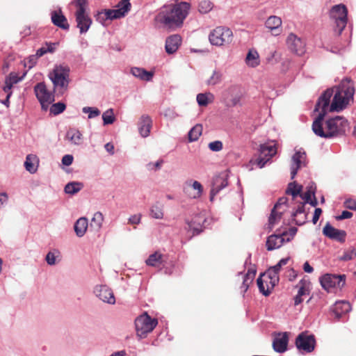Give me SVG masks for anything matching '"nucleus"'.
Wrapping results in <instances>:
<instances>
[{
	"label": "nucleus",
	"mask_w": 356,
	"mask_h": 356,
	"mask_svg": "<svg viewBox=\"0 0 356 356\" xmlns=\"http://www.w3.org/2000/svg\"><path fill=\"white\" fill-rule=\"evenodd\" d=\"M333 92V89L326 90L319 97L314 109L315 111H321L313 122L312 130L316 135L322 138H331L344 134L348 126V121L344 118L337 116L327 120L325 129L323 127L322 122L327 109L330 112L342 111L353 99L355 89L350 80H343L336 88L332 102L329 106Z\"/></svg>",
	"instance_id": "nucleus-1"
},
{
	"label": "nucleus",
	"mask_w": 356,
	"mask_h": 356,
	"mask_svg": "<svg viewBox=\"0 0 356 356\" xmlns=\"http://www.w3.org/2000/svg\"><path fill=\"white\" fill-rule=\"evenodd\" d=\"M190 9L191 4L185 1L164 6L155 19L157 22L168 28L180 27Z\"/></svg>",
	"instance_id": "nucleus-2"
},
{
	"label": "nucleus",
	"mask_w": 356,
	"mask_h": 356,
	"mask_svg": "<svg viewBox=\"0 0 356 356\" xmlns=\"http://www.w3.org/2000/svg\"><path fill=\"white\" fill-rule=\"evenodd\" d=\"M69 76L70 67L65 65H56L49 75L54 84V90H57L60 94H63L67 90Z\"/></svg>",
	"instance_id": "nucleus-3"
},
{
	"label": "nucleus",
	"mask_w": 356,
	"mask_h": 356,
	"mask_svg": "<svg viewBox=\"0 0 356 356\" xmlns=\"http://www.w3.org/2000/svg\"><path fill=\"white\" fill-rule=\"evenodd\" d=\"M76 10L74 13L76 26L79 29L80 33H86L90 29L92 21L86 13L87 0H75Z\"/></svg>",
	"instance_id": "nucleus-4"
},
{
	"label": "nucleus",
	"mask_w": 356,
	"mask_h": 356,
	"mask_svg": "<svg viewBox=\"0 0 356 356\" xmlns=\"http://www.w3.org/2000/svg\"><path fill=\"white\" fill-rule=\"evenodd\" d=\"M296 227H291L289 231L269 236L266 241V248L268 251L280 248L284 243L289 242L297 233Z\"/></svg>",
	"instance_id": "nucleus-5"
},
{
	"label": "nucleus",
	"mask_w": 356,
	"mask_h": 356,
	"mask_svg": "<svg viewBox=\"0 0 356 356\" xmlns=\"http://www.w3.org/2000/svg\"><path fill=\"white\" fill-rule=\"evenodd\" d=\"M348 10L344 4H338L332 7L330 17L336 25L335 31L340 35L347 24Z\"/></svg>",
	"instance_id": "nucleus-6"
},
{
	"label": "nucleus",
	"mask_w": 356,
	"mask_h": 356,
	"mask_svg": "<svg viewBox=\"0 0 356 356\" xmlns=\"http://www.w3.org/2000/svg\"><path fill=\"white\" fill-rule=\"evenodd\" d=\"M158 321L152 318L147 313L140 315L135 320L136 334L140 338H144L156 326Z\"/></svg>",
	"instance_id": "nucleus-7"
},
{
	"label": "nucleus",
	"mask_w": 356,
	"mask_h": 356,
	"mask_svg": "<svg viewBox=\"0 0 356 356\" xmlns=\"http://www.w3.org/2000/svg\"><path fill=\"white\" fill-rule=\"evenodd\" d=\"M233 39L232 31L227 27L218 26L209 34L210 42L216 46L229 44Z\"/></svg>",
	"instance_id": "nucleus-8"
},
{
	"label": "nucleus",
	"mask_w": 356,
	"mask_h": 356,
	"mask_svg": "<svg viewBox=\"0 0 356 356\" xmlns=\"http://www.w3.org/2000/svg\"><path fill=\"white\" fill-rule=\"evenodd\" d=\"M34 92L41 104L42 109L47 110L49 104L54 102V92L49 91L43 82L38 83L35 86Z\"/></svg>",
	"instance_id": "nucleus-9"
},
{
	"label": "nucleus",
	"mask_w": 356,
	"mask_h": 356,
	"mask_svg": "<svg viewBox=\"0 0 356 356\" xmlns=\"http://www.w3.org/2000/svg\"><path fill=\"white\" fill-rule=\"evenodd\" d=\"M296 346L302 352L311 353L316 346V339L313 334L302 332L296 339Z\"/></svg>",
	"instance_id": "nucleus-10"
},
{
	"label": "nucleus",
	"mask_w": 356,
	"mask_h": 356,
	"mask_svg": "<svg viewBox=\"0 0 356 356\" xmlns=\"http://www.w3.org/2000/svg\"><path fill=\"white\" fill-rule=\"evenodd\" d=\"M346 276L326 274L321 277L320 282L322 287L328 292L332 291L334 288H341L345 284Z\"/></svg>",
	"instance_id": "nucleus-11"
},
{
	"label": "nucleus",
	"mask_w": 356,
	"mask_h": 356,
	"mask_svg": "<svg viewBox=\"0 0 356 356\" xmlns=\"http://www.w3.org/2000/svg\"><path fill=\"white\" fill-rule=\"evenodd\" d=\"M259 156L256 159L255 163L260 168H263L265 164L270 160L277 153L275 144L265 143L260 145Z\"/></svg>",
	"instance_id": "nucleus-12"
},
{
	"label": "nucleus",
	"mask_w": 356,
	"mask_h": 356,
	"mask_svg": "<svg viewBox=\"0 0 356 356\" xmlns=\"http://www.w3.org/2000/svg\"><path fill=\"white\" fill-rule=\"evenodd\" d=\"M289 49L294 54L301 56L305 52V44L300 38L293 33H290L286 39Z\"/></svg>",
	"instance_id": "nucleus-13"
},
{
	"label": "nucleus",
	"mask_w": 356,
	"mask_h": 356,
	"mask_svg": "<svg viewBox=\"0 0 356 356\" xmlns=\"http://www.w3.org/2000/svg\"><path fill=\"white\" fill-rule=\"evenodd\" d=\"M184 192L190 198H199L202 193L203 187L197 181L188 180L184 183Z\"/></svg>",
	"instance_id": "nucleus-14"
},
{
	"label": "nucleus",
	"mask_w": 356,
	"mask_h": 356,
	"mask_svg": "<svg viewBox=\"0 0 356 356\" xmlns=\"http://www.w3.org/2000/svg\"><path fill=\"white\" fill-rule=\"evenodd\" d=\"M289 335L287 332L275 334L273 339V348L279 353H283L287 350Z\"/></svg>",
	"instance_id": "nucleus-15"
},
{
	"label": "nucleus",
	"mask_w": 356,
	"mask_h": 356,
	"mask_svg": "<svg viewBox=\"0 0 356 356\" xmlns=\"http://www.w3.org/2000/svg\"><path fill=\"white\" fill-rule=\"evenodd\" d=\"M97 297L104 302L114 305L115 303V298L111 288L106 285L97 286L94 291Z\"/></svg>",
	"instance_id": "nucleus-16"
},
{
	"label": "nucleus",
	"mask_w": 356,
	"mask_h": 356,
	"mask_svg": "<svg viewBox=\"0 0 356 356\" xmlns=\"http://www.w3.org/2000/svg\"><path fill=\"white\" fill-rule=\"evenodd\" d=\"M291 165V179H293L298 172V170L306 165V153L305 152L298 151L292 157Z\"/></svg>",
	"instance_id": "nucleus-17"
},
{
	"label": "nucleus",
	"mask_w": 356,
	"mask_h": 356,
	"mask_svg": "<svg viewBox=\"0 0 356 356\" xmlns=\"http://www.w3.org/2000/svg\"><path fill=\"white\" fill-rule=\"evenodd\" d=\"M226 104L227 106H235L239 104L241 98L240 89L237 86H232L225 92Z\"/></svg>",
	"instance_id": "nucleus-18"
},
{
	"label": "nucleus",
	"mask_w": 356,
	"mask_h": 356,
	"mask_svg": "<svg viewBox=\"0 0 356 356\" xmlns=\"http://www.w3.org/2000/svg\"><path fill=\"white\" fill-rule=\"evenodd\" d=\"M51 19L55 26L63 30H68L70 29L67 19L65 15H63L61 10L52 11L51 13Z\"/></svg>",
	"instance_id": "nucleus-19"
},
{
	"label": "nucleus",
	"mask_w": 356,
	"mask_h": 356,
	"mask_svg": "<svg viewBox=\"0 0 356 356\" xmlns=\"http://www.w3.org/2000/svg\"><path fill=\"white\" fill-rule=\"evenodd\" d=\"M323 233L325 236L331 239H336L338 241L344 240L346 235L344 231L337 229L329 223H327L323 227Z\"/></svg>",
	"instance_id": "nucleus-20"
},
{
	"label": "nucleus",
	"mask_w": 356,
	"mask_h": 356,
	"mask_svg": "<svg viewBox=\"0 0 356 356\" xmlns=\"http://www.w3.org/2000/svg\"><path fill=\"white\" fill-rule=\"evenodd\" d=\"M181 43V38L179 35H172L169 36L165 40V51L168 54L175 53Z\"/></svg>",
	"instance_id": "nucleus-21"
},
{
	"label": "nucleus",
	"mask_w": 356,
	"mask_h": 356,
	"mask_svg": "<svg viewBox=\"0 0 356 356\" xmlns=\"http://www.w3.org/2000/svg\"><path fill=\"white\" fill-rule=\"evenodd\" d=\"M152 120L148 115H143L138 122V130L143 137H147L150 133Z\"/></svg>",
	"instance_id": "nucleus-22"
},
{
	"label": "nucleus",
	"mask_w": 356,
	"mask_h": 356,
	"mask_svg": "<svg viewBox=\"0 0 356 356\" xmlns=\"http://www.w3.org/2000/svg\"><path fill=\"white\" fill-rule=\"evenodd\" d=\"M266 26L270 29L273 34L277 35L280 33V27L282 26V19L280 17L273 15L269 17L266 21Z\"/></svg>",
	"instance_id": "nucleus-23"
},
{
	"label": "nucleus",
	"mask_w": 356,
	"mask_h": 356,
	"mask_svg": "<svg viewBox=\"0 0 356 356\" xmlns=\"http://www.w3.org/2000/svg\"><path fill=\"white\" fill-rule=\"evenodd\" d=\"M164 261L165 260L163 254L158 251H156L148 257V258L145 260V264L149 266L161 268Z\"/></svg>",
	"instance_id": "nucleus-24"
},
{
	"label": "nucleus",
	"mask_w": 356,
	"mask_h": 356,
	"mask_svg": "<svg viewBox=\"0 0 356 356\" xmlns=\"http://www.w3.org/2000/svg\"><path fill=\"white\" fill-rule=\"evenodd\" d=\"M131 3H128L126 6L118 4V8L115 10H106L110 19H119L125 16V15L130 10Z\"/></svg>",
	"instance_id": "nucleus-25"
},
{
	"label": "nucleus",
	"mask_w": 356,
	"mask_h": 356,
	"mask_svg": "<svg viewBox=\"0 0 356 356\" xmlns=\"http://www.w3.org/2000/svg\"><path fill=\"white\" fill-rule=\"evenodd\" d=\"M65 139L73 145H79L82 143L83 136L79 130L70 128L66 133Z\"/></svg>",
	"instance_id": "nucleus-26"
},
{
	"label": "nucleus",
	"mask_w": 356,
	"mask_h": 356,
	"mask_svg": "<svg viewBox=\"0 0 356 356\" xmlns=\"http://www.w3.org/2000/svg\"><path fill=\"white\" fill-rule=\"evenodd\" d=\"M131 72L134 76L146 81H151L154 76L153 72H149L140 67H132Z\"/></svg>",
	"instance_id": "nucleus-27"
},
{
	"label": "nucleus",
	"mask_w": 356,
	"mask_h": 356,
	"mask_svg": "<svg viewBox=\"0 0 356 356\" xmlns=\"http://www.w3.org/2000/svg\"><path fill=\"white\" fill-rule=\"evenodd\" d=\"M285 211L273 208L271 213L268 217V228L272 229L273 227L277 224L282 218V215Z\"/></svg>",
	"instance_id": "nucleus-28"
},
{
	"label": "nucleus",
	"mask_w": 356,
	"mask_h": 356,
	"mask_svg": "<svg viewBox=\"0 0 356 356\" xmlns=\"http://www.w3.org/2000/svg\"><path fill=\"white\" fill-rule=\"evenodd\" d=\"M227 185V181L221 177H216L214 179L213 187L210 193V200L212 201L213 197L219 193L220 190L224 188Z\"/></svg>",
	"instance_id": "nucleus-29"
},
{
	"label": "nucleus",
	"mask_w": 356,
	"mask_h": 356,
	"mask_svg": "<svg viewBox=\"0 0 356 356\" xmlns=\"http://www.w3.org/2000/svg\"><path fill=\"white\" fill-rule=\"evenodd\" d=\"M305 202H300L293 213L296 225H302L305 222L306 215L305 214Z\"/></svg>",
	"instance_id": "nucleus-30"
},
{
	"label": "nucleus",
	"mask_w": 356,
	"mask_h": 356,
	"mask_svg": "<svg viewBox=\"0 0 356 356\" xmlns=\"http://www.w3.org/2000/svg\"><path fill=\"white\" fill-rule=\"evenodd\" d=\"M350 305L346 301L337 302L334 307V313L337 318L341 317L343 314L348 313L350 310Z\"/></svg>",
	"instance_id": "nucleus-31"
},
{
	"label": "nucleus",
	"mask_w": 356,
	"mask_h": 356,
	"mask_svg": "<svg viewBox=\"0 0 356 356\" xmlns=\"http://www.w3.org/2000/svg\"><path fill=\"white\" fill-rule=\"evenodd\" d=\"M245 63L249 67H257L260 63L258 52L254 49L249 50L245 58Z\"/></svg>",
	"instance_id": "nucleus-32"
},
{
	"label": "nucleus",
	"mask_w": 356,
	"mask_h": 356,
	"mask_svg": "<svg viewBox=\"0 0 356 356\" xmlns=\"http://www.w3.org/2000/svg\"><path fill=\"white\" fill-rule=\"evenodd\" d=\"M88 220L86 218H80L74 225V231L79 237L83 236L88 228Z\"/></svg>",
	"instance_id": "nucleus-33"
},
{
	"label": "nucleus",
	"mask_w": 356,
	"mask_h": 356,
	"mask_svg": "<svg viewBox=\"0 0 356 356\" xmlns=\"http://www.w3.org/2000/svg\"><path fill=\"white\" fill-rule=\"evenodd\" d=\"M281 268V266H278L277 263L275 266L270 268L267 272V276L270 280V283L272 284V287H273L279 280L278 273Z\"/></svg>",
	"instance_id": "nucleus-34"
},
{
	"label": "nucleus",
	"mask_w": 356,
	"mask_h": 356,
	"mask_svg": "<svg viewBox=\"0 0 356 356\" xmlns=\"http://www.w3.org/2000/svg\"><path fill=\"white\" fill-rule=\"evenodd\" d=\"M302 189V186L301 185H298L296 182H291L288 184L286 193L287 195H291L293 200H295L301 193Z\"/></svg>",
	"instance_id": "nucleus-35"
},
{
	"label": "nucleus",
	"mask_w": 356,
	"mask_h": 356,
	"mask_svg": "<svg viewBox=\"0 0 356 356\" xmlns=\"http://www.w3.org/2000/svg\"><path fill=\"white\" fill-rule=\"evenodd\" d=\"M57 44V43L46 42L44 45L37 50L36 57L40 58L47 53L54 52Z\"/></svg>",
	"instance_id": "nucleus-36"
},
{
	"label": "nucleus",
	"mask_w": 356,
	"mask_h": 356,
	"mask_svg": "<svg viewBox=\"0 0 356 356\" xmlns=\"http://www.w3.org/2000/svg\"><path fill=\"white\" fill-rule=\"evenodd\" d=\"M38 161V158L35 155L29 154L26 156V161L24 162V166L27 171L31 173H34L36 171V168L34 163Z\"/></svg>",
	"instance_id": "nucleus-37"
},
{
	"label": "nucleus",
	"mask_w": 356,
	"mask_h": 356,
	"mask_svg": "<svg viewBox=\"0 0 356 356\" xmlns=\"http://www.w3.org/2000/svg\"><path fill=\"white\" fill-rule=\"evenodd\" d=\"M197 217L192 220H186V223L188 227L186 228L187 230H193V234H197L200 233L202 230V225L200 222H197Z\"/></svg>",
	"instance_id": "nucleus-38"
},
{
	"label": "nucleus",
	"mask_w": 356,
	"mask_h": 356,
	"mask_svg": "<svg viewBox=\"0 0 356 356\" xmlns=\"http://www.w3.org/2000/svg\"><path fill=\"white\" fill-rule=\"evenodd\" d=\"M213 100V95L209 93H200L197 95V102L200 106H206Z\"/></svg>",
	"instance_id": "nucleus-39"
},
{
	"label": "nucleus",
	"mask_w": 356,
	"mask_h": 356,
	"mask_svg": "<svg viewBox=\"0 0 356 356\" xmlns=\"http://www.w3.org/2000/svg\"><path fill=\"white\" fill-rule=\"evenodd\" d=\"M202 126L201 124L195 125L188 132V140L189 141H195L199 137L202 135Z\"/></svg>",
	"instance_id": "nucleus-40"
},
{
	"label": "nucleus",
	"mask_w": 356,
	"mask_h": 356,
	"mask_svg": "<svg viewBox=\"0 0 356 356\" xmlns=\"http://www.w3.org/2000/svg\"><path fill=\"white\" fill-rule=\"evenodd\" d=\"M103 221H104L103 214L101 212L97 211V212L95 213V214L92 218L90 225H91V227H94L96 229H99L102 227Z\"/></svg>",
	"instance_id": "nucleus-41"
},
{
	"label": "nucleus",
	"mask_w": 356,
	"mask_h": 356,
	"mask_svg": "<svg viewBox=\"0 0 356 356\" xmlns=\"http://www.w3.org/2000/svg\"><path fill=\"white\" fill-rule=\"evenodd\" d=\"M213 8V3L209 0H202L198 5V10L200 13L207 14Z\"/></svg>",
	"instance_id": "nucleus-42"
},
{
	"label": "nucleus",
	"mask_w": 356,
	"mask_h": 356,
	"mask_svg": "<svg viewBox=\"0 0 356 356\" xmlns=\"http://www.w3.org/2000/svg\"><path fill=\"white\" fill-rule=\"evenodd\" d=\"M82 188V184L79 182H71L65 186V192L68 194H75Z\"/></svg>",
	"instance_id": "nucleus-43"
},
{
	"label": "nucleus",
	"mask_w": 356,
	"mask_h": 356,
	"mask_svg": "<svg viewBox=\"0 0 356 356\" xmlns=\"http://www.w3.org/2000/svg\"><path fill=\"white\" fill-rule=\"evenodd\" d=\"M255 275L256 271L250 270H249L248 273L245 275L242 286V287L244 289V291H247V289L249 287V285L252 282Z\"/></svg>",
	"instance_id": "nucleus-44"
},
{
	"label": "nucleus",
	"mask_w": 356,
	"mask_h": 356,
	"mask_svg": "<svg viewBox=\"0 0 356 356\" xmlns=\"http://www.w3.org/2000/svg\"><path fill=\"white\" fill-rule=\"evenodd\" d=\"M66 108V105L63 102H58L53 104L50 107V113L54 115H59L63 113Z\"/></svg>",
	"instance_id": "nucleus-45"
},
{
	"label": "nucleus",
	"mask_w": 356,
	"mask_h": 356,
	"mask_svg": "<svg viewBox=\"0 0 356 356\" xmlns=\"http://www.w3.org/2000/svg\"><path fill=\"white\" fill-rule=\"evenodd\" d=\"M151 216L156 219H162L163 217V206L156 204L151 208Z\"/></svg>",
	"instance_id": "nucleus-46"
},
{
	"label": "nucleus",
	"mask_w": 356,
	"mask_h": 356,
	"mask_svg": "<svg viewBox=\"0 0 356 356\" xmlns=\"http://www.w3.org/2000/svg\"><path fill=\"white\" fill-rule=\"evenodd\" d=\"M102 119L104 125L113 124L115 120L113 109L110 108L105 111L102 115Z\"/></svg>",
	"instance_id": "nucleus-47"
},
{
	"label": "nucleus",
	"mask_w": 356,
	"mask_h": 356,
	"mask_svg": "<svg viewBox=\"0 0 356 356\" xmlns=\"http://www.w3.org/2000/svg\"><path fill=\"white\" fill-rule=\"evenodd\" d=\"M263 277L268 278L267 274L261 275L257 278V286H258L259 291L261 293H262L265 296H268L270 293V291H269L268 288H267V289H266L265 286L264 284Z\"/></svg>",
	"instance_id": "nucleus-48"
},
{
	"label": "nucleus",
	"mask_w": 356,
	"mask_h": 356,
	"mask_svg": "<svg viewBox=\"0 0 356 356\" xmlns=\"http://www.w3.org/2000/svg\"><path fill=\"white\" fill-rule=\"evenodd\" d=\"M17 82V80L12 81L11 75H10L6 79L5 81V86L3 88V91L9 95H12V87L14 83H16Z\"/></svg>",
	"instance_id": "nucleus-49"
},
{
	"label": "nucleus",
	"mask_w": 356,
	"mask_h": 356,
	"mask_svg": "<svg viewBox=\"0 0 356 356\" xmlns=\"http://www.w3.org/2000/svg\"><path fill=\"white\" fill-rule=\"evenodd\" d=\"M83 112L85 113H89L88 118H93L100 115V111L97 108L93 107H84Z\"/></svg>",
	"instance_id": "nucleus-50"
},
{
	"label": "nucleus",
	"mask_w": 356,
	"mask_h": 356,
	"mask_svg": "<svg viewBox=\"0 0 356 356\" xmlns=\"http://www.w3.org/2000/svg\"><path fill=\"white\" fill-rule=\"evenodd\" d=\"M221 74L218 72L214 71L210 78L207 80L209 85H216L220 81Z\"/></svg>",
	"instance_id": "nucleus-51"
},
{
	"label": "nucleus",
	"mask_w": 356,
	"mask_h": 356,
	"mask_svg": "<svg viewBox=\"0 0 356 356\" xmlns=\"http://www.w3.org/2000/svg\"><path fill=\"white\" fill-rule=\"evenodd\" d=\"M312 195H314V191L313 190V187L311 186L308 191L305 192L304 193H300L298 196H300L302 200H304L305 203H307L311 200Z\"/></svg>",
	"instance_id": "nucleus-52"
},
{
	"label": "nucleus",
	"mask_w": 356,
	"mask_h": 356,
	"mask_svg": "<svg viewBox=\"0 0 356 356\" xmlns=\"http://www.w3.org/2000/svg\"><path fill=\"white\" fill-rule=\"evenodd\" d=\"M223 145L220 140H216L209 143V148L213 152H219L222 149Z\"/></svg>",
	"instance_id": "nucleus-53"
},
{
	"label": "nucleus",
	"mask_w": 356,
	"mask_h": 356,
	"mask_svg": "<svg viewBox=\"0 0 356 356\" xmlns=\"http://www.w3.org/2000/svg\"><path fill=\"white\" fill-rule=\"evenodd\" d=\"M286 202H287V198L285 197H280L277 202L275 204L273 208H276L279 210H284V211L286 209Z\"/></svg>",
	"instance_id": "nucleus-54"
},
{
	"label": "nucleus",
	"mask_w": 356,
	"mask_h": 356,
	"mask_svg": "<svg viewBox=\"0 0 356 356\" xmlns=\"http://www.w3.org/2000/svg\"><path fill=\"white\" fill-rule=\"evenodd\" d=\"M95 17L96 20L102 24H103L106 19H110V16L108 15L106 10L99 12Z\"/></svg>",
	"instance_id": "nucleus-55"
},
{
	"label": "nucleus",
	"mask_w": 356,
	"mask_h": 356,
	"mask_svg": "<svg viewBox=\"0 0 356 356\" xmlns=\"http://www.w3.org/2000/svg\"><path fill=\"white\" fill-rule=\"evenodd\" d=\"M356 257V250L355 249H352L345 252L343 256L341 257V260L348 261L353 259Z\"/></svg>",
	"instance_id": "nucleus-56"
},
{
	"label": "nucleus",
	"mask_w": 356,
	"mask_h": 356,
	"mask_svg": "<svg viewBox=\"0 0 356 356\" xmlns=\"http://www.w3.org/2000/svg\"><path fill=\"white\" fill-rule=\"evenodd\" d=\"M163 163V159H159L155 163L150 162L147 165V168L149 170H157L161 168L162 164Z\"/></svg>",
	"instance_id": "nucleus-57"
},
{
	"label": "nucleus",
	"mask_w": 356,
	"mask_h": 356,
	"mask_svg": "<svg viewBox=\"0 0 356 356\" xmlns=\"http://www.w3.org/2000/svg\"><path fill=\"white\" fill-rule=\"evenodd\" d=\"M141 214H135L129 218V223L131 225H138L140 222Z\"/></svg>",
	"instance_id": "nucleus-58"
},
{
	"label": "nucleus",
	"mask_w": 356,
	"mask_h": 356,
	"mask_svg": "<svg viewBox=\"0 0 356 356\" xmlns=\"http://www.w3.org/2000/svg\"><path fill=\"white\" fill-rule=\"evenodd\" d=\"M73 156L70 154H66L62 158V163L65 165L69 166L73 162Z\"/></svg>",
	"instance_id": "nucleus-59"
},
{
	"label": "nucleus",
	"mask_w": 356,
	"mask_h": 356,
	"mask_svg": "<svg viewBox=\"0 0 356 356\" xmlns=\"http://www.w3.org/2000/svg\"><path fill=\"white\" fill-rule=\"evenodd\" d=\"M46 261L48 264L54 265L56 263V257L53 252H49L46 256Z\"/></svg>",
	"instance_id": "nucleus-60"
},
{
	"label": "nucleus",
	"mask_w": 356,
	"mask_h": 356,
	"mask_svg": "<svg viewBox=\"0 0 356 356\" xmlns=\"http://www.w3.org/2000/svg\"><path fill=\"white\" fill-rule=\"evenodd\" d=\"M353 216V213L348 211H343L341 214L337 217V220H344L350 218Z\"/></svg>",
	"instance_id": "nucleus-61"
},
{
	"label": "nucleus",
	"mask_w": 356,
	"mask_h": 356,
	"mask_svg": "<svg viewBox=\"0 0 356 356\" xmlns=\"http://www.w3.org/2000/svg\"><path fill=\"white\" fill-rule=\"evenodd\" d=\"M322 213V210L320 208H316L314 211V213L312 218V222L316 224L319 219V217Z\"/></svg>",
	"instance_id": "nucleus-62"
},
{
	"label": "nucleus",
	"mask_w": 356,
	"mask_h": 356,
	"mask_svg": "<svg viewBox=\"0 0 356 356\" xmlns=\"http://www.w3.org/2000/svg\"><path fill=\"white\" fill-rule=\"evenodd\" d=\"M345 205L348 209L356 211V201L348 200L345 202Z\"/></svg>",
	"instance_id": "nucleus-63"
},
{
	"label": "nucleus",
	"mask_w": 356,
	"mask_h": 356,
	"mask_svg": "<svg viewBox=\"0 0 356 356\" xmlns=\"http://www.w3.org/2000/svg\"><path fill=\"white\" fill-rule=\"evenodd\" d=\"M300 284H301V286H300L299 290L298 291V295H299V296H302L306 294L307 290L302 280L300 281Z\"/></svg>",
	"instance_id": "nucleus-64"
}]
</instances>
